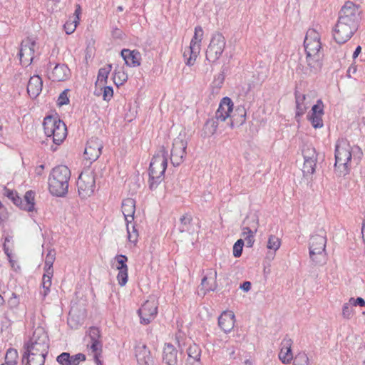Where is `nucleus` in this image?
I'll use <instances>...</instances> for the list:
<instances>
[{"label":"nucleus","mask_w":365,"mask_h":365,"mask_svg":"<svg viewBox=\"0 0 365 365\" xmlns=\"http://www.w3.org/2000/svg\"><path fill=\"white\" fill-rule=\"evenodd\" d=\"M359 9L351 1H347L341 8L340 16L334 31V38L338 43L346 42L358 28Z\"/></svg>","instance_id":"obj_1"},{"label":"nucleus","mask_w":365,"mask_h":365,"mask_svg":"<svg viewBox=\"0 0 365 365\" xmlns=\"http://www.w3.org/2000/svg\"><path fill=\"white\" fill-rule=\"evenodd\" d=\"M362 155L361 148L351 146L346 139H339L335 145V171L339 175H346L349 172L351 160H359Z\"/></svg>","instance_id":"obj_2"},{"label":"nucleus","mask_w":365,"mask_h":365,"mask_svg":"<svg viewBox=\"0 0 365 365\" xmlns=\"http://www.w3.org/2000/svg\"><path fill=\"white\" fill-rule=\"evenodd\" d=\"M306 53V63L311 72L319 71L323 65L324 53L319 34L314 29H309L304 41Z\"/></svg>","instance_id":"obj_3"},{"label":"nucleus","mask_w":365,"mask_h":365,"mask_svg":"<svg viewBox=\"0 0 365 365\" xmlns=\"http://www.w3.org/2000/svg\"><path fill=\"white\" fill-rule=\"evenodd\" d=\"M48 347L49 339L44 327L34 323L31 332L24 342L25 351L31 353V354L34 353L48 354Z\"/></svg>","instance_id":"obj_4"},{"label":"nucleus","mask_w":365,"mask_h":365,"mask_svg":"<svg viewBox=\"0 0 365 365\" xmlns=\"http://www.w3.org/2000/svg\"><path fill=\"white\" fill-rule=\"evenodd\" d=\"M71 171L66 165H60L53 168L48 178L50 192L56 196H64L68 188Z\"/></svg>","instance_id":"obj_5"},{"label":"nucleus","mask_w":365,"mask_h":365,"mask_svg":"<svg viewBox=\"0 0 365 365\" xmlns=\"http://www.w3.org/2000/svg\"><path fill=\"white\" fill-rule=\"evenodd\" d=\"M233 103L228 97H225L221 101L219 108L215 113V118L217 121L224 122L230 118L228 125L233 128L235 125H242L245 122L246 112L244 108H237L233 115Z\"/></svg>","instance_id":"obj_6"},{"label":"nucleus","mask_w":365,"mask_h":365,"mask_svg":"<svg viewBox=\"0 0 365 365\" xmlns=\"http://www.w3.org/2000/svg\"><path fill=\"white\" fill-rule=\"evenodd\" d=\"M167 157L168 152L164 148H162L153 156L149 168V187L150 190L156 189L158 185L163 181L168 165Z\"/></svg>","instance_id":"obj_7"},{"label":"nucleus","mask_w":365,"mask_h":365,"mask_svg":"<svg viewBox=\"0 0 365 365\" xmlns=\"http://www.w3.org/2000/svg\"><path fill=\"white\" fill-rule=\"evenodd\" d=\"M44 133L47 137H51L53 142L61 144L67 135V128L65 123L60 119L52 116H47L44 118L43 123Z\"/></svg>","instance_id":"obj_8"},{"label":"nucleus","mask_w":365,"mask_h":365,"mask_svg":"<svg viewBox=\"0 0 365 365\" xmlns=\"http://www.w3.org/2000/svg\"><path fill=\"white\" fill-rule=\"evenodd\" d=\"M327 238L324 232L312 235L309 240V256L316 264L324 261Z\"/></svg>","instance_id":"obj_9"},{"label":"nucleus","mask_w":365,"mask_h":365,"mask_svg":"<svg viewBox=\"0 0 365 365\" xmlns=\"http://www.w3.org/2000/svg\"><path fill=\"white\" fill-rule=\"evenodd\" d=\"M78 191L81 198L90 197L95 191L96 175L93 171H83L77 181Z\"/></svg>","instance_id":"obj_10"},{"label":"nucleus","mask_w":365,"mask_h":365,"mask_svg":"<svg viewBox=\"0 0 365 365\" xmlns=\"http://www.w3.org/2000/svg\"><path fill=\"white\" fill-rule=\"evenodd\" d=\"M225 38L220 33L212 36L210 44L206 51V58L210 62H215L222 56L225 48Z\"/></svg>","instance_id":"obj_11"},{"label":"nucleus","mask_w":365,"mask_h":365,"mask_svg":"<svg viewBox=\"0 0 365 365\" xmlns=\"http://www.w3.org/2000/svg\"><path fill=\"white\" fill-rule=\"evenodd\" d=\"M187 145V140L181 134L174 139L170 155V161L174 166H178L183 162Z\"/></svg>","instance_id":"obj_12"},{"label":"nucleus","mask_w":365,"mask_h":365,"mask_svg":"<svg viewBox=\"0 0 365 365\" xmlns=\"http://www.w3.org/2000/svg\"><path fill=\"white\" fill-rule=\"evenodd\" d=\"M36 46V41L33 38L28 37L21 41L19 57L23 66H27L32 63L34 58Z\"/></svg>","instance_id":"obj_13"},{"label":"nucleus","mask_w":365,"mask_h":365,"mask_svg":"<svg viewBox=\"0 0 365 365\" xmlns=\"http://www.w3.org/2000/svg\"><path fill=\"white\" fill-rule=\"evenodd\" d=\"M103 147V143L99 138H91L88 140L84 150L85 158L91 162L96 161L100 157Z\"/></svg>","instance_id":"obj_14"},{"label":"nucleus","mask_w":365,"mask_h":365,"mask_svg":"<svg viewBox=\"0 0 365 365\" xmlns=\"http://www.w3.org/2000/svg\"><path fill=\"white\" fill-rule=\"evenodd\" d=\"M128 257L123 255H116L114 258L113 266L118 271L117 279L120 286L123 287L128 282Z\"/></svg>","instance_id":"obj_15"},{"label":"nucleus","mask_w":365,"mask_h":365,"mask_svg":"<svg viewBox=\"0 0 365 365\" xmlns=\"http://www.w3.org/2000/svg\"><path fill=\"white\" fill-rule=\"evenodd\" d=\"M292 340L286 337L280 344V351L278 356L283 364H290L293 360V353L292 351Z\"/></svg>","instance_id":"obj_16"},{"label":"nucleus","mask_w":365,"mask_h":365,"mask_svg":"<svg viewBox=\"0 0 365 365\" xmlns=\"http://www.w3.org/2000/svg\"><path fill=\"white\" fill-rule=\"evenodd\" d=\"M88 334L91 341L88 343L87 347L91 351L98 352L103 346L102 341L100 340L101 331L99 329L96 327H92L89 329Z\"/></svg>","instance_id":"obj_17"},{"label":"nucleus","mask_w":365,"mask_h":365,"mask_svg":"<svg viewBox=\"0 0 365 365\" xmlns=\"http://www.w3.org/2000/svg\"><path fill=\"white\" fill-rule=\"evenodd\" d=\"M163 364V365H178V350L170 343L164 346Z\"/></svg>","instance_id":"obj_18"},{"label":"nucleus","mask_w":365,"mask_h":365,"mask_svg":"<svg viewBox=\"0 0 365 365\" xmlns=\"http://www.w3.org/2000/svg\"><path fill=\"white\" fill-rule=\"evenodd\" d=\"M86 360V356L79 353L75 355H70L69 353L63 352L56 358L60 365H79L81 361Z\"/></svg>","instance_id":"obj_19"},{"label":"nucleus","mask_w":365,"mask_h":365,"mask_svg":"<svg viewBox=\"0 0 365 365\" xmlns=\"http://www.w3.org/2000/svg\"><path fill=\"white\" fill-rule=\"evenodd\" d=\"M157 312V302L154 299L147 300L142 307L138 309L140 319H149L150 317H155Z\"/></svg>","instance_id":"obj_20"},{"label":"nucleus","mask_w":365,"mask_h":365,"mask_svg":"<svg viewBox=\"0 0 365 365\" xmlns=\"http://www.w3.org/2000/svg\"><path fill=\"white\" fill-rule=\"evenodd\" d=\"M135 356L138 365H151L152 358L150 351L143 344H138L135 346Z\"/></svg>","instance_id":"obj_21"},{"label":"nucleus","mask_w":365,"mask_h":365,"mask_svg":"<svg viewBox=\"0 0 365 365\" xmlns=\"http://www.w3.org/2000/svg\"><path fill=\"white\" fill-rule=\"evenodd\" d=\"M71 75L70 69L65 64H56L53 68L49 78L53 81H63L67 80Z\"/></svg>","instance_id":"obj_22"},{"label":"nucleus","mask_w":365,"mask_h":365,"mask_svg":"<svg viewBox=\"0 0 365 365\" xmlns=\"http://www.w3.org/2000/svg\"><path fill=\"white\" fill-rule=\"evenodd\" d=\"M135 212V201L132 198H126L122 202V212L127 223H132Z\"/></svg>","instance_id":"obj_23"},{"label":"nucleus","mask_w":365,"mask_h":365,"mask_svg":"<svg viewBox=\"0 0 365 365\" xmlns=\"http://www.w3.org/2000/svg\"><path fill=\"white\" fill-rule=\"evenodd\" d=\"M43 86V81L38 76H34L30 78L28 86V94L33 98H36L41 93Z\"/></svg>","instance_id":"obj_24"},{"label":"nucleus","mask_w":365,"mask_h":365,"mask_svg":"<svg viewBox=\"0 0 365 365\" xmlns=\"http://www.w3.org/2000/svg\"><path fill=\"white\" fill-rule=\"evenodd\" d=\"M46 356L47 354L39 353L31 354V353L24 351L22 356V364L23 365H44Z\"/></svg>","instance_id":"obj_25"},{"label":"nucleus","mask_w":365,"mask_h":365,"mask_svg":"<svg viewBox=\"0 0 365 365\" xmlns=\"http://www.w3.org/2000/svg\"><path fill=\"white\" fill-rule=\"evenodd\" d=\"M121 56L128 66L136 67L140 65V53L138 51L123 49Z\"/></svg>","instance_id":"obj_26"},{"label":"nucleus","mask_w":365,"mask_h":365,"mask_svg":"<svg viewBox=\"0 0 365 365\" xmlns=\"http://www.w3.org/2000/svg\"><path fill=\"white\" fill-rule=\"evenodd\" d=\"M34 199L35 192L32 190H29L25 193L24 199L21 198V202L19 203L18 207L21 210L32 212L34 210Z\"/></svg>","instance_id":"obj_27"},{"label":"nucleus","mask_w":365,"mask_h":365,"mask_svg":"<svg viewBox=\"0 0 365 365\" xmlns=\"http://www.w3.org/2000/svg\"><path fill=\"white\" fill-rule=\"evenodd\" d=\"M295 101L296 115L298 116L302 115L308 108V103L306 101V95L298 91H296Z\"/></svg>","instance_id":"obj_28"},{"label":"nucleus","mask_w":365,"mask_h":365,"mask_svg":"<svg viewBox=\"0 0 365 365\" xmlns=\"http://www.w3.org/2000/svg\"><path fill=\"white\" fill-rule=\"evenodd\" d=\"M217 277V272L210 269L207 276L204 277L201 282V285L207 290H214L216 287L215 279Z\"/></svg>","instance_id":"obj_29"},{"label":"nucleus","mask_w":365,"mask_h":365,"mask_svg":"<svg viewBox=\"0 0 365 365\" xmlns=\"http://www.w3.org/2000/svg\"><path fill=\"white\" fill-rule=\"evenodd\" d=\"M203 31L201 26H198L195 28V34L192 37L190 44L192 45V49H194V53L200 52V43L202 39Z\"/></svg>","instance_id":"obj_30"},{"label":"nucleus","mask_w":365,"mask_h":365,"mask_svg":"<svg viewBox=\"0 0 365 365\" xmlns=\"http://www.w3.org/2000/svg\"><path fill=\"white\" fill-rule=\"evenodd\" d=\"M192 217L188 215H185L180 219V223L178 225V230L180 232L191 233L192 230Z\"/></svg>","instance_id":"obj_31"},{"label":"nucleus","mask_w":365,"mask_h":365,"mask_svg":"<svg viewBox=\"0 0 365 365\" xmlns=\"http://www.w3.org/2000/svg\"><path fill=\"white\" fill-rule=\"evenodd\" d=\"M53 270L45 271V273L43 275L42 287L43 289V292H41V294H42L43 298L48 294V293L50 291V287L51 286V278L53 276Z\"/></svg>","instance_id":"obj_32"},{"label":"nucleus","mask_w":365,"mask_h":365,"mask_svg":"<svg viewBox=\"0 0 365 365\" xmlns=\"http://www.w3.org/2000/svg\"><path fill=\"white\" fill-rule=\"evenodd\" d=\"M192 45L190 44V46L186 48L183 52V57L185 63L187 66H192L194 64L200 52L194 53V49H192Z\"/></svg>","instance_id":"obj_33"},{"label":"nucleus","mask_w":365,"mask_h":365,"mask_svg":"<svg viewBox=\"0 0 365 365\" xmlns=\"http://www.w3.org/2000/svg\"><path fill=\"white\" fill-rule=\"evenodd\" d=\"M113 80L117 86H121L128 80V75L121 69H115L113 73Z\"/></svg>","instance_id":"obj_34"},{"label":"nucleus","mask_w":365,"mask_h":365,"mask_svg":"<svg viewBox=\"0 0 365 365\" xmlns=\"http://www.w3.org/2000/svg\"><path fill=\"white\" fill-rule=\"evenodd\" d=\"M111 64H107L104 67L101 68L98 73V81L103 84L107 83L108 77L110 72L111 71Z\"/></svg>","instance_id":"obj_35"},{"label":"nucleus","mask_w":365,"mask_h":365,"mask_svg":"<svg viewBox=\"0 0 365 365\" xmlns=\"http://www.w3.org/2000/svg\"><path fill=\"white\" fill-rule=\"evenodd\" d=\"M18 359V352L14 349H9L5 356L6 365H16Z\"/></svg>","instance_id":"obj_36"},{"label":"nucleus","mask_w":365,"mask_h":365,"mask_svg":"<svg viewBox=\"0 0 365 365\" xmlns=\"http://www.w3.org/2000/svg\"><path fill=\"white\" fill-rule=\"evenodd\" d=\"M304 159L317 160V154L315 148L311 145H306L302 149Z\"/></svg>","instance_id":"obj_37"},{"label":"nucleus","mask_w":365,"mask_h":365,"mask_svg":"<svg viewBox=\"0 0 365 365\" xmlns=\"http://www.w3.org/2000/svg\"><path fill=\"white\" fill-rule=\"evenodd\" d=\"M187 359H200L201 349L196 344L190 345V346L187 349Z\"/></svg>","instance_id":"obj_38"},{"label":"nucleus","mask_w":365,"mask_h":365,"mask_svg":"<svg viewBox=\"0 0 365 365\" xmlns=\"http://www.w3.org/2000/svg\"><path fill=\"white\" fill-rule=\"evenodd\" d=\"M304 165L302 171L306 175H311L313 174L315 171L316 168V163L317 160H307L304 159Z\"/></svg>","instance_id":"obj_39"},{"label":"nucleus","mask_w":365,"mask_h":365,"mask_svg":"<svg viewBox=\"0 0 365 365\" xmlns=\"http://www.w3.org/2000/svg\"><path fill=\"white\" fill-rule=\"evenodd\" d=\"M4 194L9 199H10L16 206H18L19 203L21 202V198L18 195V194L16 192L11 190L5 188Z\"/></svg>","instance_id":"obj_40"},{"label":"nucleus","mask_w":365,"mask_h":365,"mask_svg":"<svg viewBox=\"0 0 365 365\" xmlns=\"http://www.w3.org/2000/svg\"><path fill=\"white\" fill-rule=\"evenodd\" d=\"M55 255H56L55 252L52 251V250H50L48 252V254L46 257V259H45V267H44L45 271L53 270L52 267H53V262L55 260Z\"/></svg>","instance_id":"obj_41"},{"label":"nucleus","mask_w":365,"mask_h":365,"mask_svg":"<svg viewBox=\"0 0 365 365\" xmlns=\"http://www.w3.org/2000/svg\"><path fill=\"white\" fill-rule=\"evenodd\" d=\"M78 24L76 20L69 19L64 24L63 27L67 34H73Z\"/></svg>","instance_id":"obj_42"},{"label":"nucleus","mask_w":365,"mask_h":365,"mask_svg":"<svg viewBox=\"0 0 365 365\" xmlns=\"http://www.w3.org/2000/svg\"><path fill=\"white\" fill-rule=\"evenodd\" d=\"M130 223H127V231H128V239L130 242L136 243L138 241V233L135 226L132 225L130 230V227L129 225Z\"/></svg>","instance_id":"obj_43"},{"label":"nucleus","mask_w":365,"mask_h":365,"mask_svg":"<svg viewBox=\"0 0 365 365\" xmlns=\"http://www.w3.org/2000/svg\"><path fill=\"white\" fill-rule=\"evenodd\" d=\"M218 326L225 333L230 332L235 326V321H217Z\"/></svg>","instance_id":"obj_44"},{"label":"nucleus","mask_w":365,"mask_h":365,"mask_svg":"<svg viewBox=\"0 0 365 365\" xmlns=\"http://www.w3.org/2000/svg\"><path fill=\"white\" fill-rule=\"evenodd\" d=\"M294 365H309V358L304 354H298L294 359Z\"/></svg>","instance_id":"obj_45"},{"label":"nucleus","mask_w":365,"mask_h":365,"mask_svg":"<svg viewBox=\"0 0 365 365\" xmlns=\"http://www.w3.org/2000/svg\"><path fill=\"white\" fill-rule=\"evenodd\" d=\"M244 246V240L242 239L238 240L233 246V255L235 257H240L242 252Z\"/></svg>","instance_id":"obj_46"},{"label":"nucleus","mask_w":365,"mask_h":365,"mask_svg":"<svg viewBox=\"0 0 365 365\" xmlns=\"http://www.w3.org/2000/svg\"><path fill=\"white\" fill-rule=\"evenodd\" d=\"M309 120L312 126L314 128H319L323 126V121L322 118V115H311L309 117Z\"/></svg>","instance_id":"obj_47"},{"label":"nucleus","mask_w":365,"mask_h":365,"mask_svg":"<svg viewBox=\"0 0 365 365\" xmlns=\"http://www.w3.org/2000/svg\"><path fill=\"white\" fill-rule=\"evenodd\" d=\"M113 96V90L111 86H104L103 91V98L106 101H109Z\"/></svg>","instance_id":"obj_48"},{"label":"nucleus","mask_w":365,"mask_h":365,"mask_svg":"<svg viewBox=\"0 0 365 365\" xmlns=\"http://www.w3.org/2000/svg\"><path fill=\"white\" fill-rule=\"evenodd\" d=\"M323 109H322V103L321 101H319L318 103L314 105L312 108V114L311 115H322Z\"/></svg>","instance_id":"obj_49"},{"label":"nucleus","mask_w":365,"mask_h":365,"mask_svg":"<svg viewBox=\"0 0 365 365\" xmlns=\"http://www.w3.org/2000/svg\"><path fill=\"white\" fill-rule=\"evenodd\" d=\"M69 102V99L67 96V90L63 91L59 96L58 99V104L59 106L66 105Z\"/></svg>","instance_id":"obj_50"},{"label":"nucleus","mask_w":365,"mask_h":365,"mask_svg":"<svg viewBox=\"0 0 365 365\" xmlns=\"http://www.w3.org/2000/svg\"><path fill=\"white\" fill-rule=\"evenodd\" d=\"M234 319L235 314L232 311L226 310L221 313V314L217 317V319Z\"/></svg>","instance_id":"obj_51"},{"label":"nucleus","mask_w":365,"mask_h":365,"mask_svg":"<svg viewBox=\"0 0 365 365\" xmlns=\"http://www.w3.org/2000/svg\"><path fill=\"white\" fill-rule=\"evenodd\" d=\"M349 302H350V304H351L352 307L353 306H355V307L356 306L364 307L365 305V301L361 297H357L356 299L351 297L349 299Z\"/></svg>","instance_id":"obj_52"},{"label":"nucleus","mask_w":365,"mask_h":365,"mask_svg":"<svg viewBox=\"0 0 365 365\" xmlns=\"http://www.w3.org/2000/svg\"><path fill=\"white\" fill-rule=\"evenodd\" d=\"M81 14V7L79 4L76 5V9L73 14V16L71 17V19L76 20L77 22L79 23V16Z\"/></svg>","instance_id":"obj_53"},{"label":"nucleus","mask_w":365,"mask_h":365,"mask_svg":"<svg viewBox=\"0 0 365 365\" xmlns=\"http://www.w3.org/2000/svg\"><path fill=\"white\" fill-rule=\"evenodd\" d=\"M351 308H352V306H351V304H350L349 302V303L345 304L344 305V307H343V314H344V317H349V314H350Z\"/></svg>","instance_id":"obj_54"},{"label":"nucleus","mask_w":365,"mask_h":365,"mask_svg":"<svg viewBox=\"0 0 365 365\" xmlns=\"http://www.w3.org/2000/svg\"><path fill=\"white\" fill-rule=\"evenodd\" d=\"M8 218V212L6 207L3 205L0 207V221H4Z\"/></svg>","instance_id":"obj_55"},{"label":"nucleus","mask_w":365,"mask_h":365,"mask_svg":"<svg viewBox=\"0 0 365 365\" xmlns=\"http://www.w3.org/2000/svg\"><path fill=\"white\" fill-rule=\"evenodd\" d=\"M101 352H102V349H100L98 352L91 351V353L93 354V356H94V361L97 364V365H101V364H102L101 361L99 359L101 355Z\"/></svg>","instance_id":"obj_56"},{"label":"nucleus","mask_w":365,"mask_h":365,"mask_svg":"<svg viewBox=\"0 0 365 365\" xmlns=\"http://www.w3.org/2000/svg\"><path fill=\"white\" fill-rule=\"evenodd\" d=\"M67 323H68V325L72 329H78L80 326H81L80 321H67Z\"/></svg>","instance_id":"obj_57"},{"label":"nucleus","mask_w":365,"mask_h":365,"mask_svg":"<svg viewBox=\"0 0 365 365\" xmlns=\"http://www.w3.org/2000/svg\"><path fill=\"white\" fill-rule=\"evenodd\" d=\"M272 272V268L269 264H267V262L265 261L264 266V277L267 278L268 275L270 274Z\"/></svg>","instance_id":"obj_58"},{"label":"nucleus","mask_w":365,"mask_h":365,"mask_svg":"<svg viewBox=\"0 0 365 365\" xmlns=\"http://www.w3.org/2000/svg\"><path fill=\"white\" fill-rule=\"evenodd\" d=\"M9 302L12 306H16L19 303V301L16 294L12 293V296L9 299Z\"/></svg>","instance_id":"obj_59"},{"label":"nucleus","mask_w":365,"mask_h":365,"mask_svg":"<svg viewBox=\"0 0 365 365\" xmlns=\"http://www.w3.org/2000/svg\"><path fill=\"white\" fill-rule=\"evenodd\" d=\"M242 235L245 238L246 236L253 237V231L248 227H245L243 228Z\"/></svg>","instance_id":"obj_60"},{"label":"nucleus","mask_w":365,"mask_h":365,"mask_svg":"<svg viewBox=\"0 0 365 365\" xmlns=\"http://www.w3.org/2000/svg\"><path fill=\"white\" fill-rule=\"evenodd\" d=\"M240 288L245 292H248L251 289V283L248 281H246L240 285Z\"/></svg>","instance_id":"obj_61"},{"label":"nucleus","mask_w":365,"mask_h":365,"mask_svg":"<svg viewBox=\"0 0 365 365\" xmlns=\"http://www.w3.org/2000/svg\"><path fill=\"white\" fill-rule=\"evenodd\" d=\"M186 365H201L200 359H187Z\"/></svg>","instance_id":"obj_62"},{"label":"nucleus","mask_w":365,"mask_h":365,"mask_svg":"<svg viewBox=\"0 0 365 365\" xmlns=\"http://www.w3.org/2000/svg\"><path fill=\"white\" fill-rule=\"evenodd\" d=\"M356 72V66H351L347 70L346 76L350 78H351V75L354 74Z\"/></svg>","instance_id":"obj_63"},{"label":"nucleus","mask_w":365,"mask_h":365,"mask_svg":"<svg viewBox=\"0 0 365 365\" xmlns=\"http://www.w3.org/2000/svg\"><path fill=\"white\" fill-rule=\"evenodd\" d=\"M245 241L248 247H252L254 242L253 237L246 236Z\"/></svg>","instance_id":"obj_64"}]
</instances>
